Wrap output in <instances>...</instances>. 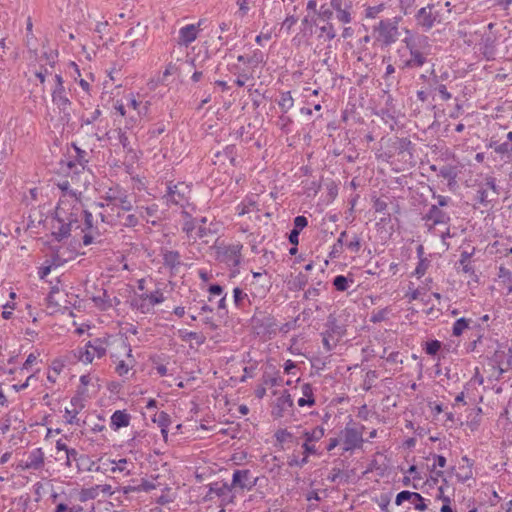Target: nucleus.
Returning a JSON list of instances; mask_svg holds the SVG:
<instances>
[{"label": "nucleus", "mask_w": 512, "mask_h": 512, "mask_svg": "<svg viewBox=\"0 0 512 512\" xmlns=\"http://www.w3.org/2000/svg\"><path fill=\"white\" fill-rule=\"evenodd\" d=\"M129 370H130V365L128 363H125L124 360H120L116 364V372L120 376L126 375L129 372Z\"/></svg>", "instance_id": "obj_57"}, {"label": "nucleus", "mask_w": 512, "mask_h": 512, "mask_svg": "<svg viewBox=\"0 0 512 512\" xmlns=\"http://www.w3.org/2000/svg\"><path fill=\"white\" fill-rule=\"evenodd\" d=\"M164 293L161 289H155L150 292L135 293L131 299L133 309L142 314H149L154 311V307L165 301Z\"/></svg>", "instance_id": "obj_5"}, {"label": "nucleus", "mask_w": 512, "mask_h": 512, "mask_svg": "<svg viewBox=\"0 0 512 512\" xmlns=\"http://www.w3.org/2000/svg\"><path fill=\"white\" fill-rule=\"evenodd\" d=\"M320 31H321L320 36L325 35L328 40H332L336 36L334 27L329 22L326 25L320 27Z\"/></svg>", "instance_id": "obj_49"}, {"label": "nucleus", "mask_w": 512, "mask_h": 512, "mask_svg": "<svg viewBox=\"0 0 512 512\" xmlns=\"http://www.w3.org/2000/svg\"><path fill=\"white\" fill-rule=\"evenodd\" d=\"M350 284H353V279H348L343 275H337L333 280V285L338 291H346Z\"/></svg>", "instance_id": "obj_41"}, {"label": "nucleus", "mask_w": 512, "mask_h": 512, "mask_svg": "<svg viewBox=\"0 0 512 512\" xmlns=\"http://www.w3.org/2000/svg\"><path fill=\"white\" fill-rule=\"evenodd\" d=\"M298 18L294 15L287 16L283 23H282V29H285L287 32L291 30V28L297 23Z\"/></svg>", "instance_id": "obj_54"}, {"label": "nucleus", "mask_w": 512, "mask_h": 512, "mask_svg": "<svg viewBox=\"0 0 512 512\" xmlns=\"http://www.w3.org/2000/svg\"><path fill=\"white\" fill-rule=\"evenodd\" d=\"M52 103L65 115H69L71 110V101L67 97L65 88H54L51 93Z\"/></svg>", "instance_id": "obj_17"}, {"label": "nucleus", "mask_w": 512, "mask_h": 512, "mask_svg": "<svg viewBox=\"0 0 512 512\" xmlns=\"http://www.w3.org/2000/svg\"><path fill=\"white\" fill-rule=\"evenodd\" d=\"M406 501H408L417 511L422 512L428 508L427 500L417 492L403 490L396 495L395 504L397 506L402 505Z\"/></svg>", "instance_id": "obj_10"}, {"label": "nucleus", "mask_w": 512, "mask_h": 512, "mask_svg": "<svg viewBox=\"0 0 512 512\" xmlns=\"http://www.w3.org/2000/svg\"><path fill=\"white\" fill-rule=\"evenodd\" d=\"M39 353H30L25 362L23 363L21 370H30V368L38 362Z\"/></svg>", "instance_id": "obj_47"}, {"label": "nucleus", "mask_w": 512, "mask_h": 512, "mask_svg": "<svg viewBox=\"0 0 512 512\" xmlns=\"http://www.w3.org/2000/svg\"><path fill=\"white\" fill-rule=\"evenodd\" d=\"M108 347L109 341L107 338H95L76 349L74 356L82 364L88 365L93 363L95 359L104 357Z\"/></svg>", "instance_id": "obj_4"}, {"label": "nucleus", "mask_w": 512, "mask_h": 512, "mask_svg": "<svg viewBox=\"0 0 512 512\" xmlns=\"http://www.w3.org/2000/svg\"><path fill=\"white\" fill-rule=\"evenodd\" d=\"M92 380H93V378L89 374L82 375L80 377L81 388H80L78 394H81L83 396V394L86 393L87 386L92 383Z\"/></svg>", "instance_id": "obj_53"}, {"label": "nucleus", "mask_w": 512, "mask_h": 512, "mask_svg": "<svg viewBox=\"0 0 512 512\" xmlns=\"http://www.w3.org/2000/svg\"><path fill=\"white\" fill-rule=\"evenodd\" d=\"M278 105L283 113H287L294 106V99L289 91L281 93Z\"/></svg>", "instance_id": "obj_37"}, {"label": "nucleus", "mask_w": 512, "mask_h": 512, "mask_svg": "<svg viewBox=\"0 0 512 512\" xmlns=\"http://www.w3.org/2000/svg\"><path fill=\"white\" fill-rule=\"evenodd\" d=\"M307 224H308V221H307L306 217L297 216L294 219V228L293 229L300 232L302 229H304L307 226Z\"/></svg>", "instance_id": "obj_59"}, {"label": "nucleus", "mask_w": 512, "mask_h": 512, "mask_svg": "<svg viewBox=\"0 0 512 512\" xmlns=\"http://www.w3.org/2000/svg\"><path fill=\"white\" fill-rule=\"evenodd\" d=\"M114 207H119L121 208L122 210L124 211H129L131 210L132 208V203L131 201L128 199V196L126 194V192L123 190L122 193L120 194L119 196V200H117L116 204Z\"/></svg>", "instance_id": "obj_45"}, {"label": "nucleus", "mask_w": 512, "mask_h": 512, "mask_svg": "<svg viewBox=\"0 0 512 512\" xmlns=\"http://www.w3.org/2000/svg\"><path fill=\"white\" fill-rule=\"evenodd\" d=\"M383 10V5L372 6L366 9L367 18H375Z\"/></svg>", "instance_id": "obj_62"}, {"label": "nucleus", "mask_w": 512, "mask_h": 512, "mask_svg": "<svg viewBox=\"0 0 512 512\" xmlns=\"http://www.w3.org/2000/svg\"><path fill=\"white\" fill-rule=\"evenodd\" d=\"M318 16L321 20L328 22L332 17V11L325 6H321Z\"/></svg>", "instance_id": "obj_63"}, {"label": "nucleus", "mask_w": 512, "mask_h": 512, "mask_svg": "<svg viewBox=\"0 0 512 512\" xmlns=\"http://www.w3.org/2000/svg\"><path fill=\"white\" fill-rule=\"evenodd\" d=\"M77 469L78 471H100V467L96 466V463L92 461L88 456L86 455H79L77 459Z\"/></svg>", "instance_id": "obj_31"}, {"label": "nucleus", "mask_w": 512, "mask_h": 512, "mask_svg": "<svg viewBox=\"0 0 512 512\" xmlns=\"http://www.w3.org/2000/svg\"><path fill=\"white\" fill-rule=\"evenodd\" d=\"M500 283L506 289L507 294L512 293V273L505 267H500L498 272Z\"/></svg>", "instance_id": "obj_32"}, {"label": "nucleus", "mask_w": 512, "mask_h": 512, "mask_svg": "<svg viewBox=\"0 0 512 512\" xmlns=\"http://www.w3.org/2000/svg\"><path fill=\"white\" fill-rule=\"evenodd\" d=\"M324 435H325V429L322 426H317L314 429H312L311 431L304 432L305 441L309 442V443L319 441L320 439H322L324 437Z\"/></svg>", "instance_id": "obj_38"}, {"label": "nucleus", "mask_w": 512, "mask_h": 512, "mask_svg": "<svg viewBox=\"0 0 512 512\" xmlns=\"http://www.w3.org/2000/svg\"><path fill=\"white\" fill-rule=\"evenodd\" d=\"M76 490V497H78L80 502H86L89 500L96 499L98 497V493L96 490V486L89 488H82L80 490Z\"/></svg>", "instance_id": "obj_34"}, {"label": "nucleus", "mask_w": 512, "mask_h": 512, "mask_svg": "<svg viewBox=\"0 0 512 512\" xmlns=\"http://www.w3.org/2000/svg\"><path fill=\"white\" fill-rule=\"evenodd\" d=\"M158 206L155 204L149 205L145 208L140 209V215L147 221L152 224H156L158 219Z\"/></svg>", "instance_id": "obj_33"}, {"label": "nucleus", "mask_w": 512, "mask_h": 512, "mask_svg": "<svg viewBox=\"0 0 512 512\" xmlns=\"http://www.w3.org/2000/svg\"><path fill=\"white\" fill-rule=\"evenodd\" d=\"M404 47L398 50L403 67H422L430 53V45L426 36H413L407 31V36L402 40Z\"/></svg>", "instance_id": "obj_2"}, {"label": "nucleus", "mask_w": 512, "mask_h": 512, "mask_svg": "<svg viewBox=\"0 0 512 512\" xmlns=\"http://www.w3.org/2000/svg\"><path fill=\"white\" fill-rule=\"evenodd\" d=\"M341 445L344 452L360 448L363 443L362 430L355 425H346L340 434Z\"/></svg>", "instance_id": "obj_9"}, {"label": "nucleus", "mask_w": 512, "mask_h": 512, "mask_svg": "<svg viewBox=\"0 0 512 512\" xmlns=\"http://www.w3.org/2000/svg\"><path fill=\"white\" fill-rule=\"evenodd\" d=\"M243 245L239 242L219 245L216 248L217 259L229 268H236L242 260L241 250Z\"/></svg>", "instance_id": "obj_7"}, {"label": "nucleus", "mask_w": 512, "mask_h": 512, "mask_svg": "<svg viewBox=\"0 0 512 512\" xmlns=\"http://www.w3.org/2000/svg\"><path fill=\"white\" fill-rule=\"evenodd\" d=\"M15 309L14 302H7L3 305L2 317L6 320L10 319L13 314V310Z\"/></svg>", "instance_id": "obj_55"}, {"label": "nucleus", "mask_w": 512, "mask_h": 512, "mask_svg": "<svg viewBox=\"0 0 512 512\" xmlns=\"http://www.w3.org/2000/svg\"><path fill=\"white\" fill-rule=\"evenodd\" d=\"M210 495H214L221 500L222 505L233 503L235 492L231 484L223 481L213 482L209 486Z\"/></svg>", "instance_id": "obj_11"}, {"label": "nucleus", "mask_w": 512, "mask_h": 512, "mask_svg": "<svg viewBox=\"0 0 512 512\" xmlns=\"http://www.w3.org/2000/svg\"><path fill=\"white\" fill-rule=\"evenodd\" d=\"M95 486H96L98 496L100 494L105 495V496H111L114 493L113 488L110 484H99V485H95Z\"/></svg>", "instance_id": "obj_52"}, {"label": "nucleus", "mask_w": 512, "mask_h": 512, "mask_svg": "<svg viewBox=\"0 0 512 512\" xmlns=\"http://www.w3.org/2000/svg\"><path fill=\"white\" fill-rule=\"evenodd\" d=\"M495 152L500 155H506L509 160H512V145L508 142H503L495 147Z\"/></svg>", "instance_id": "obj_46"}, {"label": "nucleus", "mask_w": 512, "mask_h": 512, "mask_svg": "<svg viewBox=\"0 0 512 512\" xmlns=\"http://www.w3.org/2000/svg\"><path fill=\"white\" fill-rule=\"evenodd\" d=\"M199 32L200 23L187 24L181 27L178 32V45L187 47L197 39Z\"/></svg>", "instance_id": "obj_16"}, {"label": "nucleus", "mask_w": 512, "mask_h": 512, "mask_svg": "<svg viewBox=\"0 0 512 512\" xmlns=\"http://www.w3.org/2000/svg\"><path fill=\"white\" fill-rule=\"evenodd\" d=\"M189 192V187L184 183H177L173 186H169L168 193L166 195L167 202L183 206L187 201Z\"/></svg>", "instance_id": "obj_15"}, {"label": "nucleus", "mask_w": 512, "mask_h": 512, "mask_svg": "<svg viewBox=\"0 0 512 512\" xmlns=\"http://www.w3.org/2000/svg\"><path fill=\"white\" fill-rule=\"evenodd\" d=\"M405 472L406 474L412 476L413 481L417 483L423 479L421 473L415 465H411Z\"/></svg>", "instance_id": "obj_56"}, {"label": "nucleus", "mask_w": 512, "mask_h": 512, "mask_svg": "<svg viewBox=\"0 0 512 512\" xmlns=\"http://www.w3.org/2000/svg\"><path fill=\"white\" fill-rule=\"evenodd\" d=\"M478 50L486 60H493L496 56V40L492 37H484L478 44Z\"/></svg>", "instance_id": "obj_24"}, {"label": "nucleus", "mask_w": 512, "mask_h": 512, "mask_svg": "<svg viewBox=\"0 0 512 512\" xmlns=\"http://www.w3.org/2000/svg\"><path fill=\"white\" fill-rule=\"evenodd\" d=\"M80 195L68 192L60 195L51 224V234L56 240L67 238L73 230L84 232L92 227L93 216L83 209Z\"/></svg>", "instance_id": "obj_1"}, {"label": "nucleus", "mask_w": 512, "mask_h": 512, "mask_svg": "<svg viewBox=\"0 0 512 512\" xmlns=\"http://www.w3.org/2000/svg\"><path fill=\"white\" fill-rule=\"evenodd\" d=\"M331 7L336 12V18L343 24H348L352 21L350 6L344 3L343 0H330Z\"/></svg>", "instance_id": "obj_23"}, {"label": "nucleus", "mask_w": 512, "mask_h": 512, "mask_svg": "<svg viewBox=\"0 0 512 512\" xmlns=\"http://www.w3.org/2000/svg\"><path fill=\"white\" fill-rule=\"evenodd\" d=\"M423 295L424 293L422 288H415L412 284H410L408 286V290L405 294V297L408 299L409 302L420 299L423 303L428 304L429 300H425Z\"/></svg>", "instance_id": "obj_36"}, {"label": "nucleus", "mask_w": 512, "mask_h": 512, "mask_svg": "<svg viewBox=\"0 0 512 512\" xmlns=\"http://www.w3.org/2000/svg\"><path fill=\"white\" fill-rule=\"evenodd\" d=\"M402 484L407 487L419 489V484L417 482L413 481L412 476H410L409 474H406V473L402 479Z\"/></svg>", "instance_id": "obj_64"}, {"label": "nucleus", "mask_w": 512, "mask_h": 512, "mask_svg": "<svg viewBox=\"0 0 512 512\" xmlns=\"http://www.w3.org/2000/svg\"><path fill=\"white\" fill-rule=\"evenodd\" d=\"M118 140H119V143L122 145L123 149L131 155V158H135L136 157V152L134 151V149L132 148L131 144H130V141H129V138L128 136L125 134V132H122L121 130L119 131V135H118Z\"/></svg>", "instance_id": "obj_42"}, {"label": "nucleus", "mask_w": 512, "mask_h": 512, "mask_svg": "<svg viewBox=\"0 0 512 512\" xmlns=\"http://www.w3.org/2000/svg\"><path fill=\"white\" fill-rule=\"evenodd\" d=\"M286 113H283L280 117H279V120H278V125L280 126V128L282 130H284L285 132H289L290 131V126L292 124V120L290 119L289 116L285 115Z\"/></svg>", "instance_id": "obj_50"}, {"label": "nucleus", "mask_w": 512, "mask_h": 512, "mask_svg": "<svg viewBox=\"0 0 512 512\" xmlns=\"http://www.w3.org/2000/svg\"><path fill=\"white\" fill-rule=\"evenodd\" d=\"M373 37L382 45H391L399 37L398 22L392 19L381 20L373 29Z\"/></svg>", "instance_id": "obj_6"}, {"label": "nucleus", "mask_w": 512, "mask_h": 512, "mask_svg": "<svg viewBox=\"0 0 512 512\" xmlns=\"http://www.w3.org/2000/svg\"><path fill=\"white\" fill-rule=\"evenodd\" d=\"M45 465V453L42 448H34L27 453L26 459L23 460L19 467L22 470L38 471L43 469Z\"/></svg>", "instance_id": "obj_12"}, {"label": "nucleus", "mask_w": 512, "mask_h": 512, "mask_svg": "<svg viewBox=\"0 0 512 512\" xmlns=\"http://www.w3.org/2000/svg\"><path fill=\"white\" fill-rule=\"evenodd\" d=\"M462 462L463 464L459 466L456 477L458 481L465 483L473 478V463L467 456L462 457Z\"/></svg>", "instance_id": "obj_26"}, {"label": "nucleus", "mask_w": 512, "mask_h": 512, "mask_svg": "<svg viewBox=\"0 0 512 512\" xmlns=\"http://www.w3.org/2000/svg\"><path fill=\"white\" fill-rule=\"evenodd\" d=\"M85 408V400L81 394L73 396L69 406L65 407L64 418L66 423L74 425L79 423L78 414Z\"/></svg>", "instance_id": "obj_13"}, {"label": "nucleus", "mask_w": 512, "mask_h": 512, "mask_svg": "<svg viewBox=\"0 0 512 512\" xmlns=\"http://www.w3.org/2000/svg\"><path fill=\"white\" fill-rule=\"evenodd\" d=\"M435 500L442 502L440 512H455V510L453 509V507L451 505L452 499L449 495L445 494L443 486L438 487L437 493L435 495Z\"/></svg>", "instance_id": "obj_29"}, {"label": "nucleus", "mask_w": 512, "mask_h": 512, "mask_svg": "<svg viewBox=\"0 0 512 512\" xmlns=\"http://www.w3.org/2000/svg\"><path fill=\"white\" fill-rule=\"evenodd\" d=\"M150 102L140 94L129 93L117 100L113 107L119 115L126 117L125 127L132 129L148 114Z\"/></svg>", "instance_id": "obj_3"}, {"label": "nucleus", "mask_w": 512, "mask_h": 512, "mask_svg": "<svg viewBox=\"0 0 512 512\" xmlns=\"http://www.w3.org/2000/svg\"><path fill=\"white\" fill-rule=\"evenodd\" d=\"M256 485V479L251 477L249 470H235L232 475L233 489L251 490Z\"/></svg>", "instance_id": "obj_14"}, {"label": "nucleus", "mask_w": 512, "mask_h": 512, "mask_svg": "<svg viewBox=\"0 0 512 512\" xmlns=\"http://www.w3.org/2000/svg\"><path fill=\"white\" fill-rule=\"evenodd\" d=\"M132 416L126 410H116L110 416L109 426L113 431L126 428L130 425Z\"/></svg>", "instance_id": "obj_21"}, {"label": "nucleus", "mask_w": 512, "mask_h": 512, "mask_svg": "<svg viewBox=\"0 0 512 512\" xmlns=\"http://www.w3.org/2000/svg\"><path fill=\"white\" fill-rule=\"evenodd\" d=\"M123 189H121L119 186L111 187L109 188L104 195L105 203H100L101 207L104 206H112V208L115 206L117 200H119V196L122 193Z\"/></svg>", "instance_id": "obj_30"}, {"label": "nucleus", "mask_w": 512, "mask_h": 512, "mask_svg": "<svg viewBox=\"0 0 512 512\" xmlns=\"http://www.w3.org/2000/svg\"><path fill=\"white\" fill-rule=\"evenodd\" d=\"M293 407V399L287 390L283 391L276 399L273 408V414L277 417H282L284 412Z\"/></svg>", "instance_id": "obj_22"}, {"label": "nucleus", "mask_w": 512, "mask_h": 512, "mask_svg": "<svg viewBox=\"0 0 512 512\" xmlns=\"http://www.w3.org/2000/svg\"><path fill=\"white\" fill-rule=\"evenodd\" d=\"M471 319L461 317L457 319L452 326V334L455 337H459L463 332L470 327Z\"/></svg>", "instance_id": "obj_35"}, {"label": "nucleus", "mask_w": 512, "mask_h": 512, "mask_svg": "<svg viewBox=\"0 0 512 512\" xmlns=\"http://www.w3.org/2000/svg\"><path fill=\"white\" fill-rule=\"evenodd\" d=\"M425 225L431 230L437 224H445L449 216L443 212L437 205H432L424 217Z\"/></svg>", "instance_id": "obj_18"}, {"label": "nucleus", "mask_w": 512, "mask_h": 512, "mask_svg": "<svg viewBox=\"0 0 512 512\" xmlns=\"http://www.w3.org/2000/svg\"><path fill=\"white\" fill-rule=\"evenodd\" d=\"M36 379V373H31L27 379L21 384H14L13 388L15 391H22L30 386L32 380Z\"/></svg>", "instance_id": "obj_51"}, {"label": "nucleus", "mask_w": 512, "mask_h": 512, "mask_svg": "<svg viewBox=\"0 0 512 512\" xmlns=\"http://www.w3.org/2000/svg\"><path fill=\"white\" fill-rule=\"evenodd\" d=\"M75 497V489L69 492L53 493L51 495V501L55 505L53 512H82V506L72 502Z\"/></svg>", "instance_id": "obj_8"}, {"label": "nucleus", "mask_w": 512, "mask_h": 512, "mask_svg": "<svg viewBox=\"0 0 512 512\" xmlns=\"http://www.w3.org/2000/svg\"><path fill=\"white\" fill-rule=\"evenodd\" d=\"M417 24L424 30H430L437 21V16L431 11V6L423 7L416 13Z\"/></svg>", "instance_id": "obj_20"}, {"label": "nucleus", "mask_w": 512, "mask_h": 512, "mask_svg": "<svg viewBox=\"0 0 512 512\" xmlns=\"http://www.w3.org/2000/svg\"><path fill=\"white\" fill-rule=\"evenodd\" d=\"M155 421L158 423L160 428L168 427L170 423L168 414L163 411L158 414V417Z\"/></svg>", "instance_id": "obj_58"}, {"label": "nucleus", "mask_w": 512, "mask_h": 512, "mask_svg": "<svg viewBox=\"0 0 512 512\" xmlns=\"http://www.w3.org/2000/svg\"><path fill=\"white\" fill-rule=\"evenodd\" d=\"M63 364L61 361H54L47 372V380L54 384L57 381V378L62 371Z\"/></svg>", "instance_id": "obj_39"}, {"label": "nucleus", "mask_w": 512, "mask_h": 512, "mask_svg": "<svg viewBox=\"0 0 512 512\" xmlns=\"http://www.w3.org/2000/svg\"><path fill=\"white\" fill-rule=\"evenodd\" d=\"M78 452L75 450V449H70V450H67V453H66V465L68 467H70L72 465V462H77V459H78Z\"/></svg>", "instance_id": "obj_60"}, {"label": "nucleus", "mask_w": 512, "mask_h": 512, "mask_svg": "<svg viewBox=\"0 0 512 512\" xmlns=\"http://www.w3.org/2000/svg\"><path fill=\"white\" fill-rule=\"evenodd\" d=\"M430 266V261L426 258H420L416 268H415V271H414V275L417 277V278H421L425 275L427 269L429 268Z\"/></svg>", "instance_id": "obj_44"}, {"label": "nucleus", "mask_w": 512, "mask_h": 512, "mask_svg": "<svg viewBox=\"0 0 512 512\" xmlns=\"http://www.w3.org/2000/svg\"><path fill=\"white\" fill-rule=\"evenodd\" d=\"M301 397L297 400L299 407H312L315 405L314 389L311 384L303 383L300 386Z\"/></svg>", "instance_id": "obj_25"}, {"label": "nucleus", "mask_w": 512, "mask_h": 512, "mask_svg": "<svg viewBox=\"0 0 512 512\" xmlns=\"http://www.w3.org/2000/svg\"><path fill=\"white\" fill-rule=\"evenodd\" d=\"M163 260L165 265L174 268L180 265V254L177 251H165Z\"/></svg>", "instance_id": "obj_40"}, {"label": "nucleus", "mask_w": 512, "mask_h": 512, "mask_svg": "<svg viewBox=\"0 0 512 512\" xmlns=\"http://www.w3.org/2000/svg\"><path fill=\"white\" fill-rule=\"evenodd\" d=\"M105 464H109L112 473H121L124 476H130L133 473L134 463L127 458L108 459Z\"/></svg>", "instance_id": "obj_19"}, {"label": "nucleus", "mask_w": 512, "mask_h": 512, "mask_svg": "<svg viewBox=\"0 0 512 512\" xmlns=\"http://www.w3.org/2000/svg\"><path fill=\"white\" fill-rule=\"evenodd\" d=\"M248 298V295L241 290L240 288L236 287L233 289V301L236 307L240 308L243 306L244 301Z\"/></svg>", "instance_id": "obj_43"}, {"label": "nucleus", "mask_w": 512, "mask_h": 512, "mask_svg": "<svg viewBox=\"0 0 512 512\" xmlns=\"http://www.w3.org/2000/svg\"><path fill=\"white\" fill-rule=\"evenodd\" d=\"M433 464L431 468V476L430 480L433 483H437L438 478L443 477V472L441 470H436V468H444L446 466V458L442 455L433 454L432 455Z\"/></svg>", "instance_id": "obj_27"}, {"label": "nucleus", "mask_w": 512, "mask_h": 512, "mask_svg": "<svg viewBox=\"0 0 512 512\" xmlns=\"http://www.w3.org/2000/svg\"><path fill=\"white\" fill-rule=\"evenodd\" d=\"M284 372L288 375H295L296 374V369H297V365L294 361L292 360H287L285 363H284Z\"/></svg>", "instance_id": "obj_61"}, {"label": "nucleus", "mask_w": 512, "mask_h": 512, "mask_svg": "<svg viewBox=\"0 0 512 512\" xmlns=\"http://www.w3.org/2000/svg\"><path fill=\"white\" fill-rule=\"evenodd\" d=\"M441 348V343L438 340H432L426 343L425 351L429 355H435Z\"/></svg>", "instance_id": "obj_48"}, {"label": "nucleus", "mask_w": 512, "mask_h": 512, "mask_svg": "<svg viewBox=\"0 0 512 512\" xmlns=\"http://www.w3.org/2000/svg\"><path fill=\"white\" fill-rule=\"evenodd\" d=\"M63 262H65V260H62L59 256H56L51 260L45 261V263L38 270L39 277L41 279H44L51 273L52 269L62 265Z\"/></svg>", "instance_id": "obj_28"}]
</instances>
